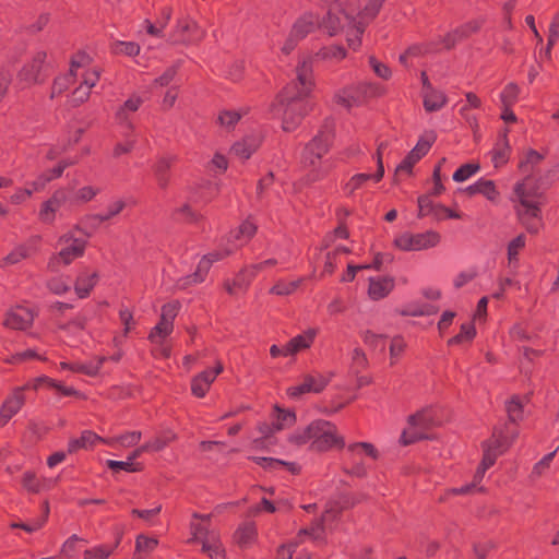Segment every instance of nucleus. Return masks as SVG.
<instances>
[{"label":"nucleus","instance_id":"nucleus-1","mask_svg":"<svg viewBox=\"0 0 559 559\" xmlns=\"http://www.w3.org/2000/svg\"><path fill=\"white\" fill-rule=\"evenodd\" d=\"M289 441L297 445L309 443L310 450L314 452H326L345 445V440L338 433L336 426L323 419L313 420L305 428L296 430L290 435Z\"/></svg>","mask_w":559,"mask_h":559},{"label":"nucleus","instance_id":"nucleus-2","mask_svg":"<svg viewBox=\"0 0 559 559\" xmlns=\"http://www.w3.org/2000/svg\"><path fill=\"white\" fill-rule=\"evenodd\" d=\"M332 140L333 126L326 123L306 145L302 154V165L308 169V181L316 182L330 173L332 165L328 160H322V158L328 153Z\"/></svg>","mask_w":559,"mask_h":559},{"label":"nucleus","instance_id":"nucleus-3","mask_svg":"<svg viewBox=\"0 0 559 559\" xmlns=\"http://www.w3.org/2000/svg\"><path fill=\"white\" fill-rule=\"evenodd\" d=\"M210 515L194 513L190 522L191 537L188 543L201 544L202 552L211 559H224L225 549L219 534L211 527Z\"/></svg>","mask_w":559,"mask_h":559},{"label":"nucleus","instance_id":"nucleus-4","mask_svg":"<svg viewBox=\"0 0 559 559\" xmlns=\"http://www.w3.org/2000/svg\"><path fill=\"white\" fill-rule=\"evenodd\" d=\"M357 0H332L325 14L320 17V29L329 36L337 35L347 25L346 32L353 27Z\"/></svg>","mask_w":559,"mask_h":559},{"label":"nucleus","instance_id":"nucleus-5","mask_svg":"<svg viewBox=\"0 0 559 559\" xmlns=\"http://www.w3.org/2000/svg\"><path fill=\"white\" fill-rule=\"evenodd\" d=\"M75 231H82L80 225H75L58 238L60 250L52 254L48 262V267L58 270L60 266H68L76 259L84 255L87 240L75 237Z\"/></svg>","mask_w":559,"mask_h":559},{"label":"nucleus","instance_id":"nucleus-6","mask_svg":"<svg viewBox=\"0 0 559 559\" xmlns=\"http://www.w3.org/2000/svg\"><path fill=\"white\" fill-rule=\"evenodd\" d=\"M296 80L289 82L278 95L280 104L306 103L314 86L312 63L309 59L299 62L296 69Z\"/></svg>","mask_w":559,"mask_h":559},{"label":"nucleus","instance_id":"nucleus-7","mask_svg":"<svg viewBox=\"0 0 559 559\" xmlns=\"http://www.w3.org/2000/svg\"><path fill=\"white\" fill-rule=\"evenodd\" d=\"M348 465L344 472L350 476L362 478L367 475L369 461L379 459L378 449L370 442H353L347 447Z\"/></svg>","mask_w":559,"mask_h":559},{"label":"nucleus","instance_id":"nucleus-8","mask_svg":"<svg viewBox=\"0 0 559 559\" xmlns=\"http://www.w3.org/2000/svg\"><path fill=\"white\" fill-rule=\"evenodd\" d=\"M518 201L515 213L520 223L530 234H537L543 226L542 222V202H531L526 199L521 186L514 190Z\"/></svg>","mask_w":559,"mask_h":559},{"label":"nucleus","instance_id":"nucleus-9","mask_svg":"<svg viewBox=\"0 0 559 559\" xmlns=\"http://www.w3.org/2000/svg\"><path fill=\"white\" fill-rule=\"evenodd\" d=\"M383 0H368L364 9L360 10L359 0H357V11L355 12V22L352 28L346 33V40L350 48L356 50L361 44V35L365 32L366 22L374 19L382 8Z\"/></svg>","mask_w":559,"mask_h":559},{"label":"nucleus","instance_id":"nucleus-10","mask_svg":"<svg viewBox=\"0 0 559 559\" xmlns=\"http://www.w3.org/2000/svg\"><path fill=\"white\" fill-rule=\"evenodd\" d=\"M233 248H225L222 250L212 251L202 257L199 261L197 270L189 275L182 276L176 281V287L178 289H187L190 286L201 284L205 281V277L212 267L213 263L223 260L226 257L233 254Z\"/></svg>","mask_w":559,"mask_h":559},{"label":"nucleus","instance_id":"nucleus-11","mask_svg":"<svg viewBox=\"0 0 559 559\" xmlns=\"http://www.w3.org/2000/svg\"><path fill=\"white\" fill-rule=\"evenodd\" d=\"M204 37V31L199 23L190 16L178 19L169 35L170 45H191L199 43Z\"/></svg>","mask_w":559,"mask_h":559},{"label":"nucleus","instance_id":"nucleus-12","mask_svg":"<svg viewBox=\"0 0 559 559\" xmlns=\"http://www.w3.org/2000/svg\"><path fill=\"white\" fill-rule=\"evenodd\" d=\"M179 311V302L173 301L164 305L160 309L158 323L152 328L148 340L154 345H162L174 330V321Z\"/></svg>","mask_w":559,"mask_h":559},{"label":"nucleus","instance_id":"nucleus-13","mask_svg":"<svg viewBox=\"0 0 559 559\" xmlns=\"http://www.w3.org/2000/svg\"><path fill=\"white\" fill-rule=\"evenodd\" d=\"M440 242V235L433 230L412 234L403 233L394 240V245L404 251L425 250L436 247Z\"/></svg>","mask_w":559,"mask_h":559},{"label":"nucleus","instance_id":"nucleus-14","mask_svg":"<svg viewBox=\"0 0 559 559\" xmlns=\"http://www.w3.org/2000/svg\"><path fill=\"white\" fill-rule=\"evenodd\" d=\"M436 139L437 136L433 131L426 132L418 140L416 146L407 154V156L401 162V164L397 165L395 169V175L402 173L411 175L414 165L428 153Z\"/></svg>","mask_w":559,"mask_h":559},{"label":"nucleus","instance_id":"nucleus-15","mask_svg":"<svg viewBox=\"0 0 559 559\" xmlns=\"http://www.w3.org/2000/svg\"><path fill=\"white\" fill-rule=\"evenodd\" d=\"M341 507L336 501H330L324 510L323 515L313 523L310 528H304L299 532V536H309L313 540H321L324 534L331 528V523L337 518Z\"/></svg>","mask_w":559,"mask_h":559},{"label":"nucleus","instance_id":"nucleus-16","mask_svg":"<svg viewBox=\"0 0 559 559\" xmlns=\"http://www.w3.org/2000/svg\"><path fill=\"white\" fill-rule=\"evenodd\" d=\"M516 437L518 433L507 437L501 429L495 428L491 437L481 443L483 460H485L488 454L491 456L493 465L498 456L509 449Z\"/></svg>","mask_w":559,"mask_h":559},{"label":"nucleus","instance_id":"nucleus-17","mask_svg":"<svg viewBox=\"0 0 559 559\" xmlns=\"http://www.w3.org/2000/svg\"><path fill=\"white\" fill-rule=\"evenodd\" d=\"M142 104V97L133 94L121 106L117 108L115 112V121L118 127L126 131L127 134L129 132H134L135 126L132 121L131 115L136 112Z\"/></svg>","mask_w":559,"mask_h":559},{"label":"nucleus","instance_id":"nucleus-18","mask_svg":"<svg viewBox=\"0 0 559 559\" xmlns=\"http://www.w3.org/2000/svg\"><path fill=\"white\" fill-rule=\"evenodd\" d=\"M430 417L426 411H420L408 417V427L403 430L401 441L409 444L418 439L426 438L424 430L430 426Z\"/></svg>","mask_w":559,"mask_h":559},{"label":"nucleus","instance_id":"nucleus-19","mask_svg":"<svg viewBox=\"0 0 559 559\" xmlns=\"http://www.w3.org/2000/svg\"><path fill=\"white\" fill-rule=\"evenodd\" d=\"M280 109H283L282 127L286 132L294 131L297 126L301 122L304 116L308 112L307 103H292V104H280Z\"/></svg>","mask_w":559,"mask_h":559},{"label":"nucleus","instance_id":"nucleus-20","mask_svg":"<svg viewBox=\"0 0 559 559\" xmlns=\"http://www.w3.org/2000/svg\"><path fill=\"white\" fill-rule=\"evenodd\" d=\"M262 138L260 134H249L234 143L230 154L240 160H247L260 147Z\"/></svg>","mask_w":559,"mask_h":559},{"label":"nucleus","instance_id":"nucleus-21","mask_svg":"<svg viewBox=\"0 0 559 559\" xmlns=\"http://www.w3.org/2000/svg\"><path fill=\"white\" fill-rule=\"evenodd\" d=\"M34 313L31 308L16 306L7 316L4 325L14 330H26L32 325Z\"/></svg>","mask_w":559,"mask_h":559},{"label":"nucleus","instance_id":"nucleus-22","mask_svg":"<svg viewBox=\"0 0 559 559\" xmlns=\"http://www.w3.org/2000/svg\"><path fill=\"white\" fill-rule=\"evenodd\" d=\"M508 133L509 129H503L500 132L493 148L490 151L491 162L496 168L504 166L510 159L511 146Z\"/></svg>","mask_w":559,"mask_h":559},{"label":"nucleus","instance_id":"nucleus-23","mask_svg":"<svg viewBox=\"0 0 559 559\" xmlns=\"http://www.w3.org/2000/svg\"><path fill=\"white\" fill-rule=\"evenodd\" d=\"M176 160L177 157L175 155H164L158 157L152 167L157 186L163 190L169 185V173Z\"/></svg>","mask_w":559,"mask_h":559},{"label":"nucleus","instance_id":"nucleus-24","mask_svg":"<svg viewBox=\"0 0 559 559\" xmlns=\"http://www.w3.org/2000/svg\"><path fill=\"white\" fill-rule=\"evenodd\" d=\"M320 16L313 12L302 14L293 25L292 33L300 40L306 38L309 34L313 33L317 28L320 29Z\"/></svg>","mask_w":559,"mask_h":559},{"label":"nucleus","instance_id":"nucleus-25","mask_svg":"<svg viewBox=\"0 0 559 559\" xmlns=\"http://www.w3.org/2000/svg\"><path fill=\"white\" fill-rule=\"evenodd\" d=\"M99 278L97 271L82 270L74 282V292L81 299L90 296Z\"/></svg>","mask_w":559,"mask_h":559},{"label":"nucleus","instance_id":"nucleus-26","mask_svg":"<svg viewBox=\"0 0 559 559\" xmlns=\"http://www.w3.org/2000/svg\"><path fill=\"white\" fill-rule=\"evenodd\" d=\"M326 385V380L322 377L307 376L300 384L290 386L287 394L290 397L297 399L305 393H319Z\"/></svg>","mask_w":559,"mask_h":559},{"label":"nucleus","instance_id":"nucleus-27","mask_svg":"<svg viewBox=\"0 0 559 559\" xmlns=\"http://www.w3.org/2000/svg\"><path fill=\"white\" fill-rule=\"evenodd\" d=\"M223 370V365L217 362L213 370H206L197 376L191 383V391L197 397H203L216 376Z\"/></svg>","mask_w":559,"mask_h":559},{"label":"nucleus","instance_id":"nucleus-28","mask_svg":"<svg viewBox=\"0 0 559 559\" xmlns=\"http://www.w3.org/2000/svg\"><path fill=\"white\" fill-rule=\"evenodd\" d=\"M23 402L24 397L21 390L14 391L13 394L4 401L0 407V427L7 425V423L20 411Z\"/></svg>","mask_w":559,"mask_h":559},{"label":"nucleus","instance_id":"nucleus-29","mask_svg":"<svg viewBox=\"0 0 559 559\" xmlns=\"http://www.w3.org/2000/svg\"><path fill=\"white\" fill-rule=\"evenodd\" d=\"M276 264L277 260L271 258L258 263L247 265L239 271L238 283L242 285H250V283L258 276V274L275 266Z\"/></svg>","mask_w":559,"mask_h":559},{"label":"nucleus","instance_id":"nucleus-30","mask_svg":"<svg viewBox=\"0 0 559 559\" xmlns=\"http://www.w3.org/2000/svg\"><path fill=\"white\" fill-rule=\"evenodd\" d=\"M394 288L393 277L370 278L368 295L372 300H380L386 297Z\"/></svg>","mask_w":559,"mask_h":559},{"label":"nucleus","instance_id":"nucleus-31","mask_svg":"<svg viewBox=\"0 0 559 559\" xmlns=\"http://www.w3.org/2000/svg\"><path fill=\"white\" fill-rule=\"evenodd\" d=\"M257 229H258V227L252 221H250V219L243 221L238 226V228L235 229L234 231H231V234H230V239L234 242H236L235 248H233V249L235 250V249L248 243L250 241V239H252V237L255 235Z\"/></svg>","mask_w":559,"mask_h":559},{"label":"nucleus","instance_id":"nucleus-32","mask_svg":"<svg viewBox=\"0 0 559 559\" xmlns=\"http://www.w3.org/2000/svg\"><path fill=\"white\" fill-rule=\"evenodd\" d=\"M530 401L528 395H512L506 401V412L511 423H518L524 417V405Z\"/></svg>","mask_w":559,"mask_h":559},{"label":"nucleus","instance_id":"nucleus-33","mask_svg":"<svg viewBox=\"0 0 559 559\" xmlns=\"http://www.w3.org/2000/svg\"><path fill=\"white\" fill-rule=\"evenodd\" d=\"M544 155L533 148L524 152L523 156L519 162V170L525 176H533L536 167L543 162Z\"/></svg>","mask_w":559,"mask_h":559},{"label":"nucleus","instance_id":"nucleus-34","mask_svg":"<svg viewBox=\"0 0 559 559\" xmlns=\"http://www.w3.org/2000/svg\"><path fill=\"white\" fill-rule=\"evenodd\" d=\"M257 535L255 525L253 523H246L240 525L235 532L234 539L238 546L245 548L254 543Z\"/></svg>","mask_w":559,"mask_h":559},{"label":"nucleus","instance_id":"nucleus-35","mask_svg":"<svg viewBox=\"0 0 559 559\" xmlns=\"http://www.w3.org/2000/svg\"><path fill=\"white\" fill-rule=\"evenodd\" d=\"M347 52L344 47L337 45H330L319 49L314 56L317 60L329 61L337 63L345 59Z\"/></svg>","mask_w":559,"mask_h":559},{"label":"nucleus","instance_id":"nucleus-36","mask_svg":"<svg viewBox=\"0 0 559 559\" xmlns=\"http://www.w3.org/2000/svg\"><path fill=\"white\" fill-rule=\"evenodd\" d=\"M521 186L526 199L531 202H542L543 191L538 183H534L533 176H525L523 180L514 185L513 191Z\"/></svg>","mask_w":559,"mask_h":559},{"label":"nucleus","instance_id":"nucleus-37","mask_svg":"<svg viewBox=\"0 0 559 559\" xmlns=\"http://www.w3.org/2000/svg\"><path fill=\"white\" fill-rule=\"evenodd\" d=\"M447 104V96L443 92L430 88L424 91V107L432 112L441 109Z\"/></svg>","mask_w":559,"mask_h":559},{"label":"nucleus","instance_id":"nucleus-38","mask_svg":"<svg viewBox=\"0 0 559 559\" xmlns=\"http://www.w3.org/2000/svg\"><path fill=\"white\" fill-rule=\"evenodd\" d=\"M99 441L105 442L106 440L90 430L83 431L80 438L72 439L69 442V452L72 453L80 449H91Z\"/></svg>","mask_w":559,"mask_h":559},{"label":"nucleus","instance_id":"nucleus-39","mask_svg":"<svg viewBox=\"0 0 559 559\" xmlns=\"http://www.w3.org/2000/svg\"><path fill=\"white\" fill-rule=\"evenodd\" d=\"M476 334L473 322H466L461 325L460 333L448 341L449 346H467Z\"/></svg>","mask_w":559,"mask_h":559},{"label":"nucleus","instance_id":"nucleus-40","mask_svg":"<svg viewBox=\"0 0 559 559\" xmlns=\"http://www.w3.org/2000/svg\"><path fill=\"white\" fill-rule=\"evenodd\" d=\"M92 61V57L86 51L79 50L70 58V69L68 73L76 79L79 76V70L83 69L85 71L87 68H91Z\"/></svg>","mask_w":559,"mask_h":559},{"label":"nucleus","instance_id":"nucleus-41","mask_svg":"<svg viewBox=\"0 0 559 559\" xmlns=\"http://www.w3.org/2000/svg\"><path fill=\"white\" fill-rule=\"evenodd\" d=\"M317 329H309L302 334L293 337L286 345V349H307L312 346L317 336Z\"/></svg>","mask_w":559,"mask_h":559},{"label":"nucleus","instance_id":"nucleus-42","mask_svg":"<svg viewBox=\"0 0 559 559\" xmlns=\"http://www.w3.org/2000/svg\"><path fill=\"white\" fill-rule=\"evenodd\" d=\"M158 546V539L145 534L135 537V555L139 557L148 556Z\"/></svg>","mask_w":559,"mask_h":559},{"label":"nucleus","instance_id":"nucleus-43","mask_svg":"<svg viewBox=\"0 0 559 559\" xmlns=\"http://www.w3.org/2000/svg\"><path fill=\"white\" fill-rule=\"evenodd\" d=\"M61 202L58 198L52 197L46 201L40 209L39 218L45 224H52L56 218V213L59 211Z\"/></svg>","mask_w":559,"mask_h":559},{"label":"nucleus","instance_id":"nucleus-44","mask_svg":"<svg viewBox=\"0 0 559 559\" xmlns=\"http://www.w3.org/2000/svg\"><path fill=\"white\" fill-rule=\"evenodd\" d=\"M141 436L142 435L140 431H131V432H127V433L120 435L118 437L108 439L105 441V443H107L111 447L120 445L123 448H129V447H133V445L138 444V442L141 439Z\"/></svg>","mask_w":559,"mask_h":559},{"label":"nucleus","instance_id":"nucleus-45","mask_svg":"<svg viewBox=\"0 0 559 559\" xmlns=\"http://www.w3.org/2000/svg\"><path fill=\"white\" fill-rule=\"evenodd\" d=\"M252 460L258 465L262 466L265 469H276L280 466H287L292 473H297L299 469L298 466L293 463H286V462L275 460L272 457L254 456V457H252Z\"/></svg>","mask_w":559,"mask_h":559},{"label":"nucleus","instance_id":"nucleus-46","mask_svg":"<svg viewBox=\"0 0 559 559\" xmlns=\"http://www.w3.org/2000/svg\"><path fill=\"white\" fill-rule=\"evenodd\" d=\"M252 460L258 465L262 466L265 469H276L280 466H287L292 473H297L299 469L298 466L293 463H286V462L275 460L272 457L254 456V457H252Z\"/></svg>","mask_w":559,"mask_h":559},{"label":"nucleus","instance_id":"nucleus-47","mask_svg":"<svg viewBox=\"0 0 559 559\" xmlns=\"http://www.w3.org/2000/svg\"><path fill=\"white\" fill-rule=\"evenodd\" d=\"M519 94V85L513 82L508 83L500 94V102L502 107H512L516 103Z\"/></svg>","mask_w":559,"mask_h":559},{"label":"nucleus","instance_id":"nucleus-48","mask_svg":"<svg viewBox=\"0 0 559 559\" xmlns=\"http://www.w3.org/2000/svg\"><path fill=\"white\" fill-rule=\"evenodd\" d=\"M302 283V278L293 282L278 281L270 289V294L276 296H288L293 294Z\"/></svg>","mask_w":559,"mask_h":559},{"label":"nucleus","instance_id":"nucleus-49","mask_svg":"<svg viewBox=\"0 0 559 559\" xmlns=\"http://www.w3.org/2000/svg\"><path fill=\"white\" fill-rule=\"evenodd\" d=\"M126 203L122 200H117L110 203L104 213H99L93 216L94 219L99 223L108 222L119 215L124 209Z\"/></svg>","mask_w":559,"mask_h":559},{"label":"nucleus","instance_id":"nucleus-50","mask_svg":"<svg viewBox=\"0 0 559 559\" xmlns=\"http://www.w3.org/2000/svg\"><path fill=\"white\" fill-rule=\"evenodd\" d=\"M368 180H373V175L356 174L344 185V191L353 195L358 189L362 188Z\"/></svg>","mask_w":559,"mask_h":559},{"label":"nucleus","instance_id":"nucleus-51","mask_svg":"<svg viewBox=\"0 0 559 559\" xmlns=\"http://www.w3.org/2000/svg\"><path fill=\"white\" fill-rule=\"evenodd\" d=\"M241 115L236 110H222L217 116V123L227 130H231L240 120Z\"/></svg>","mask_w":559,"mask_h":559},{"label":"nucleus","instance_id":"nucleus-52","mask_svg":"<svg viewBox=\"0 0 559 559\" xmlns=\"http://www.w3.org/2000/svg\"><path fill=\"white\" fill-rule=\"evenodd\" d=\"M74 82L75 78L70 73L56 78L52 84L51 98H53L56 95L62 94Z\"/></svg>","mask_w":559,"mask_h":559},{"label":"nucleus","instance_id":"nucleus-53","mask_svg":"<svg viewBox=\"0 0 559 559\" xmlns=\"http://www.w3.org/2000/svg\"><path fill=\"white\" fill-rule=\"evenodd\" d=\"M480 169L478 163H467L462 165L454 174L453 180L456 182H462L471 178Z\"/></svg>","mask_w":559,"mask_h":559},{"label":"nucleus","instance_id":"nucleus-54","mask_svg":"<svg viewBox=\"0 0 559 559\" xmlns=\"http://www.w3.org/2000/svg\"><path fill=\"white\" fill-rule=\"evenodd\" d=\"M438 205L439 204H433L429 195H421L418 198V215L423 217L433 214L435 216L438 217Z\"/></svg>","mask_w":559,"mask_h":559},{"label":"nucleus","instance_id":"nucleus-55","mask_svg":"<svg viewBox=\"0 0 559 559\" xmlns=\"http://www.w3.org/2000/svg\"><path fill=\"white\" fill-rule=\"evenodd\" d=\"M119 319L123 326L122 336H128V334L132 332L136 326L133 312L128 308H121L119 310Z\"/></svg>","mask_w":559,"mask_h":559},{"label":"nucleus","instance_id":"nucleus-56","mask_svg":"<svg viewBox=\"0 0 559 559\" xmlns=\"http://www.w3.org/2000/svg\"><path fill=\"white\" fill-rule=\"evenodd\" d=\"M123 134L126 135L127 139L123 142H119L114 146L112 156L115 158H118L124 154H129L130 152L133 151V148L135 146L136 141H135V139L131 138L132 133L129 132L127 134L126 131H123Z\"/></svg>","mask_w":559,"mask_h":559},{"label":"nucleus","instance_id":"nucleus-57","mask_svg":"<svg viewBox=\"0 0 559 559\" xmlns=\"http://www.w3.org/2000/svg\"><path fill=\"white\" fill-rule=\"evenodd\" d=\"M479 194H483L487 200L495 202L497 201L499 197V192L496 188V185L492 180L479 179V187H478Z\"/></svg>","mask_w":559,"mask_h":559},{"label":"nucleus","instance_id":"nucleus-58","mask_svg":"<svg viewBox=\"0 0 559 559\" xmlns=\"http://www.w3.org/2000/svg\"><path fill=\"white\" fill-rule=\"evenodd\" d=\"M526 238L523 234H520L512 239L508 245V260L509 262L518 261L520 251L525 247Z\"/></svg>","mask_w":559,"mask_h":559},{"label":"nucleus","instance_id":"nucleus-59","mask_svg":"<svg viewBox=\"0 0 559 559\" xmlns=\"http://www.w3.org/2000/svg\"><path fill=\"white\" fill-rule=\"evenodd\" d=\"M102 70L98 67L87 68L82 74V85H85L88 90H92L100 79Z\"/></svg>","mask_w":559,"mask_h":559},{"label":"nucleus","instance_id":"nucleus-60","mask_svg":"<svg viewBox=\"0 0 559 559\" xmlns=\"http://www.w3.org/2000/svg\"><path fill=\"white\" fill-rule=\"evenodd\" d=\"M46 285L56 295H62L70 290L69 282L64 276L51 277Z\"/></svg>","mask_w":559,"mask_h":559},{"label":"nucleus","instance_id":"nucleus-61","mask_svg":"<svg viewBox=\"0 0 559 559\" xmlns=\"http://www.w3.org/2000/svg\"><path fill=\"white\" fill-rule=\"evenodd\" d=\"M558 448L551 452L545 455L542 460H539L532 469L531 477L532 478H538L545 474V472L549 468L550 463L552 462Z\"/></svg>","mask_w":559,"mask_h":559},{"label":"nucleus","instance_id":"nucleus-62","mask_svg":"<svg viewBox=\"0 0 559 559\" xmlns=\"http://www.w3.org/2000/svg\"><path fill=\"white\" fill-rule=\"evenodd\" d=\"M76 162H78L76 159H62V160L58 162V164L52 169H50L47 174H43L41 179L45 182H48L55 178H59L62 175L63 170L68 166L74 165V164H76Z\"/></svg>","mask_w":559,"mask_h":559},{"label":"nucleus","instance_id":"nucleus-63","mask_svg":"<svg viewBox=\"0 0 559 559\" xmlns=\"http://www.w3.org/2000/svg\"><path fill=\"white\" fill-rule=\"evenodd\" d=\"M91 95V90H88L85 85L80 84L71 94L69 98V104L72 107H78L85 102L88 100Z\"/></svg>","mask_w":559,"mask_h":559},{"label":"nucleus","instance_id":"nucleus-64","mask_svg":"<svg viewBox=\"0 0 559 559\" xmlns=\"http://www.w3.org/2000/svg\"><path fill=\"white\" fill-rule=\"evenodd\" d=\"M140 45L134 41H117L115 44V52L122 53L129 57H134L140 53Z\"/></svg>","mask_w":559,"mask_h":559}]
</instances>
